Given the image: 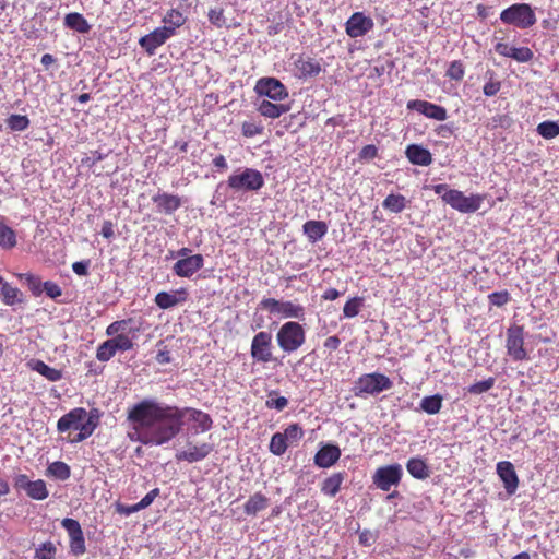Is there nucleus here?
I'll list each match as a JSON object with an SVG mask.
<instances>
[{
	"instance_id": "f257e3e1",
	"label": "nucleus",
	"mask_w": 559,
	"mask_h": 559,
	"mask_svg": "<svg viewBox=\"0 0 559 559\" xmlns=\"http://www.w3.org/2000/svg\"><path fill=\"white\" fill-rule=\"evenodd\" d=\"M128 420L132 425L129 438L145 445H163L180 432L179 408L154 400L135 404L129 411Z\"/></svg>"
},
{
	"instance_id": "f03ea898",
	"label": "nucleus",
	"mask_w": 559,
	"mask_h": 559,
	"mask_svg": "<svg viewBox=\"0 0 559 559\" xmlns=\"http://www.w3.org/2000/svg\"><path fill=\"white\" fill-rule=\"evenodd\" d=\"M95 428L96 424L93 418L81 407L64 414L57 423L59 432H69L67 439L71 443H78L87 439Z\"/></svg>"
},
{
	"instance_id": "7ed1b4c3",
	"label": "nucleus",
	"mask_w": 559,
	"mask_h": 559,
	"mask_svg": "<svg viewBox=\"0 0 559 559\" xmlns=\"http://www.w3.org/2000/svg\"><path fill=\"white\" fill-rule=\"evenodd\" d=\"M264 185L262 174L253 168H243L233 173L227 180V186L234 192L258 191Z\"/></svg>"
},
{
	"instance_id": "20e7f679",
	"label": "nucleus",
	"mask_w": 559,
	"mask_h": 559,
	"mask_svg": "<svg viewBox=\"0 0 559 559\" xmlns=\"http://www.w3.org/2000/svg\"><path fill=\"white\" fill-rule=\"evenodd\" d=\"M392 388V381L383 373L373 372L360 376L354 383L356 396L376 395Z\"/></svg>"
},
{
	"instance_id": "39448f33",
	"label": "nucleus",
	"mask_w": 559,
	"mask_h": 559,
	"mask_svg": "<svg viewBox=\"0 0 559 559\" xmlns=\"http://www.w3.org/2000/svg\"><path fill=\"white\" fill-rule=\"evenodd\" d=\"M305 340L304 328L295 321L284 323L276 334L277 344L285 353L297 350L305 343Z\"/></svg>"
},
{
	"instance_id": "423d86ee",
	"label": "nucleus",
	"mask_w": 559,
	"mask_h": 559,
	"mask_svg": "<svg viewBox=\"0 0 559 559\" xmlns=\"http://www.w3.org/2000/svg\"><path fill=\"white\" fill-rule=\"evenodd\" d=\"M260 307L267 310L270 314L282 319L302 320L305 318V308L290 300L264 298L260 301Z\"/></svg>"
},
{
	"instance_id": "0eeeda50",
	"label": "nucleus",
	"mask_w": 559,
	"mask_h": 559,
	"mask_svg": "<svg viewBox=\"0 0 559 559\" xmlns=\"http://www.w3.org/2000/svg\"><path fill=\"white\" fill-rule=\"evenodd\" d=\"M500 20L519 28H528L536 23V15L527 3H516L500 13Z\"/></svg>"
},
{
	"instance_id": "6e6552de",
	"label": "nucleus",
	"mask_w": 559,
	"mask_h": 559,
	"mask_svg": "<svg viewBox=\"0 0 559 559\" xmlns=\"http://www.w3.org/2000/svg\"><path fill=\"white\" fill-rule=\"evenodd\" d=\"M485 198L484 194L465 195L462 191L454 189L445 194V203L461 213H474L481 207Z\"/></svg>"
},
{
	"instance_id": "1a4fd4ad",
	"label": "nucleus",
	"mask_w": 559,
	"mask_h": 559,
	"mask_svg": "<svg viewBox=\"0 0 559 559\" xmlns=\"http://www.w3.org/2000/svg\"><path fill=\"white\" fill-rule=\"evenodd\" d=\"M506 349L509 357L514 361L527 360L528 352L524 347V328L511 325L507 330Z\"/></svg>"
},
{
	"instance_id": "9d476101",
	"label": "nucleus",
	"mask_w": 559,
	"mask_h": 559,
	"mask_svg": "<svg viewBox=\"0 0 559 559\" xmlns=\"http://www.w3.org/2000/svg\"><path fill=\"white\" fill-rule=\"evenodd\" d=\"M132 347L133 341L129 335H114L97 347L96 358L105 362L110 360L117 352H127Z\"/></svg>"
},
{
	"instance_id": "9b49d317",
	"label": "nucleus",
	"mask_w": 559,
	"mask_h": 559,
	"mask_svg": "<svg viewBox=\"0 0 559 559\" xmlns=\"http://www.w3.org/2000/svg\"><path fill=\"white\" fill-rule=\"evenodd\" d=\"M180 414V428L183 425H188L189 429L198 435L200 432H205L212 427V419L202 411L195 408H179Z\"/></svg>"
},
{
	"instance_id": "f8f14e48",
	"label": "nucleus",
	"mask_w": 559,
	"mask_h": 559,
	"mask_svg": "<svg viewBox=\"0 0 559 559\" xmlns=\"http://www.w3.org/2000/svg\"><path fill=\"white\" fill-rule=\"evenodd\" d=\"M254 91L259 96L273 102H282L288 97V90L275 78H261L257 81Z\"/></svg>"
},
{
	"instance_id": "ddd939ff",
	"label": "nucleus",
	"mask_w": 559,
	"mask_h": 559,
	"mask_svg": "<svg viewBox=\"0 0 559 559\" xmlns=\"http://www.w3.org/2000/svg\"><path fill=\"white\" fill-rule=\"evenodd\" d=\"M403 475L400 464H392L379 467L373 474V484L383 491H389L392 486H396Z\"/></svg>"
},
{
	"instance_id": "4468645a",
	"label": "nucleus",
	"mask_w": 559,
	"mask_h": 559,
	"mask_svg": "<svg viewBox=\"0 0 559 559\" xmlns=\"http://www.w3.org/2000/svg\"><path fill=\"white\" fill-rule=\"evenodd\" d=\"M250 354L259 362H270L272 356V334L270 332H259L252 338Z\"/></svg>"
},
{
	"instance_id": "2eb2a0df",
	"label": "nucleus",
	"mask_w": 559,
	"mask_h": 559,
	"mask_svg": "<svg viewBox=\"0 0 559 559\" xmlns=\"http://www.w3.org/2000/svg\"><path fill=\"white\" fill-rule=\"evenodd\" d=\"M374 26V22L364 12H355L345 23V32L352 38L362 37Z\"/></svg>"
},
{
	"instance_id": "dca6fc26",
	"label": "nucleus",
	"mask_w": 559,
	"mask_h": 559,
	"mask_svg": "<svg viewBox=\"0 0 559 559\" xmlns=\"http://www.w3.org/2000/svg\"><path fill=\"white\" fill-rule=\"evenodd\" d=\"M61 525L69 534L71 551L76 556L84 554L85 540L80 523L74 519L66 518Z\"/></svg>"
},
{
	"instance_id": "f3484780",
	"label": "nucleus",
	"mask_w": 559,
	"mask_h": 559,
	"mask_svg": "<svg viewBox=\"0 0 559 559\" xmlns=\"http://www.w3.org/2000/svg\"><path fill=\"white\" fill-rule=\"evenodd\" d=\"M407 109L416 110L427 118L444 121L448 118L444 107L429 103L427 100L414 99L407 103Z\"/></svg>"
},
{
	"instance_id": "a211bd4d",
	"label": "nucleus",
	"mask_w": 559,
	"mask_h": 559,
	"mask_svg": "<svg viewBox=\"0 0 559 559\" xmlns=\"http://www.w3.org/2000/svg\"><path fill=\"white\" fill-rule=\"evenodd\" d=\"M170 37H173L171 31L162 26L141 37L139 44L150 56H153L156 49L164 45Z\"/></svg>"
},
{
	"instance_id": "6ab92c4d",
	"label": "nucleus",
	"mask_w": 559,
	"mask_h": 559,
	"mask_svg": "<svg viewBox=\"0 0 559 559\" xmlns=\"http://www.w3.org/2000/svg\"><path fill=\"white\" fill-rule=\"evenodd\" d=\"M204 265L202 254H192L190 258L179 259L173 266L174 273L179 277H191Z\"/></svg>"
},
{
	"instance_id": "aec40b11",
	"label": "nucleus",
	"mask_w": 559,
	"mask_h": 559,
	"mask_svg": "<svg viewBox=\"0 0 559 559\" xmlns=\"http://www.w3.org/2000/svg\"><path fill=\"white\" fill-rule=\"evenodd\" d=\"M188 299V292L186 288H179L171 292H159L155 296V304L158 308L166 310L174 308L178 305L186 302Z\"/></svg>"
},
{
	"instance_id": "412c9836",
	"label": "nucleus",
	"mask_w": 559,
	"mask_h": 559,
	"mask_svg": "<svg viewBox=\"0 0 559 559\" xmlns=\"http://www.w3.org/2000/svg\"><path fill=\"white\" fill-rule=\"evenodd\" d=\"M212 450L213 447L210 443H188L185 450L177 452L176 459L179 461L193 463L205 459L212 452Z\"/></svg>"
},
{
	"instance_id": "4be33fe9",
	"label": "nucleus",
	"mask_w": 559,
	"mask_h": 559,
	"mask_svg": "<svg viewBox=\"0 0 559 559\" xmlns=\"http://www.w3.org/2000/svg\"><path fill=\"white\" fill-rule=\"evenodd\" d=\"M497 474L503 483L504 489L509 495H513L519 486V478L514 466L509 461H502L497 464Z\"/></svg>"
},
{
	"instance_id": "5701e85b",
	"label": "nucleus",
	"mask_w": 559,
	"mask_h": 559,
	"mask_svg": "<svg viewBox=\"0 0 559 559\" xmlns=\"http://www.w3.org/2000/svg\"><path fill=\"white\" fill-rule=\"evenodd\" d=\"M497 53L503 57H509L518 62H528L533 59L534 53L528 47H512L506 43H498L495 46Z\"/></svg>"
},
{
	"instance_id": "b1692460",
	"label": "nucleus",
	"mask_w": 559,
	"mask_h": 559,
	"mask_svg": "<svg viewBox=\"0 0 559 559\" xmlns=\"http://www.w3.org/2000/svg\"><path fill=\"white\" fill-rule=\"evenodd\" d=\"M341 456L337 445L326 444L322 447L314 456V464L321 468H329L334 465Z\"/></svg>"
},
{
	"instance_id": "393cba45",
	"label": "nucleus",
	"mask_w": 559,
	"mask_h": 559,
	"mask_svg": "<svg viewBox=\"0 0 559 559\" xmlns=\"http://www.w3.org/2000/svg\"><path fill=\"white\" fill-rule=\"evenodd\" d=\"M257 109L261 116L270 119H276L288 112L290 110V106L282 104L281 102L275 104L264 98L257 103Z\"/></svg>"
},
{
	"instance_id": "a878e982",
	"label": "nucleus",
	"mask_w": 559,
	"mask_h": 559,
	"mask_svg": "<svg viewBox=\"0 0 559 559\" xmlns=\"http://www.w3.org/2000/svg\"><path fill=\"white\" fill-rule=\"evenodd\" d=\"M405 155L413 165L429 166L432 163L431 153L418 144L408 145Z\"/></svg>"
},
{
	"instance_id": "bb28decb",
	"label": "nucleus",
	"mask_w": 559,
	"mask_h": 559,
	"mask_svg": "<svg viewBox=\"0 0 559 559\" xmlns=\"http://www.w3.org/2000/svg\"><path fill=\"white\" fill-rule=\"evenodd\" d=\"M153 202L156 204L158 211L165 214H173L181 205L179 197L168 193H159L154 195Z\"/></svg>"
},
{
	"instance_id": "cd10ccee",
	"label": "nucleus",
	"mask_w": 559,
	"mask_h": 559,
	"mask_svg": "<svg viewBox=\"0 0 559 559\" xmlns=\"http://www.w3.org/2000/svg\"><path fill=\"white\" fill-rule=\"evenodd\" d=\"M304 234L311 243L322 239L328 233V225L322 221H307L302 226Z\"/></svg>"
},
{
	"instance_id": "c85d7f7f",
	"label": "nucleus",
	"mask_w": 559,
	"mask_h": 559,
	"mask_svg": "<svg viewBox=\"0 0 559 559\" xmlns=\"http://www.w3.org/2000/svg\"><path fill=\"white\" fill-rule=\"evenodd\" d=\"M139 331L140 326L134 324L133 319H124L110 323L106 329V335H128V333H136Z\"/></svg>"
},
{
	"instance_id": "c756f323",
	"label": "nucleus",
	"mask_w": 559,
	"mask_h": 559,
	"mask_svg": "<svg viewBox=\"0 0 559 559\" xmlns=\"http://www.w3.org/2000/svg\"><path fill=\"white\" fill-rule=\"evenodd\" d=\"M0 285V299L4 305L14 306L23 302V294L19 288L11 286L4 280Z\"/></svg>"
},
{
	"instance_id": "7c9ffc66",
	"label": "nucleus",
	"mask_w": 559,
	"mask_h": 559,
	"mask_svg": "<svg viewBox=\"0 0 559 559\" xmlns=\"http://www.w3.org/2000/svg\"><path fill=\"white\" fill-rule=\"evenodd\" d=\"M407 472L416 479H426L430 471L426 462L420 457H412L406 463Z\"/></svg>"
},
{
	"instance_id": "2f4dec72",
	"label": "nucleus",
	"mask_w": 559,
	"mask_h": 559,
	"mask_svg": "<svg viewBox=\"0 0 559 559\" xmlns=\"http://www.w3.org/2000/svg\"><path fill=\"white\" fill-rule=\"evenodd\" d=\"M299 76H314L321 71L320 63L311 58H299L296 63Z\"/></svg>"
},
{
	"instance_id": "473e14b6",
	"label": "nucleus",
	"mask_w": 559,
	"mask_h": 559,
	"mask_svg": "<svg viewBox=\"0 0 559 559\" xmlns=\"http://www.w3.org/2000/svg\"><path fill=\"white\" fill-rule=\"evenodd\" d=\"M343 473H334L325 478L321 485V492L329 497H334L340 491L344 481Z\"/></svg>"
},
{
	"instance_id": "72a5a7b5",
	"label": "nucleus",
	"mask_w": 559,
	"mask_h": 559,
	"mask_svg": "<svg viewBox=\"0 0 559 559\" xmlns=\"http://www.w3.org/2000/svg\"><path fill=\"white\" fill-rule=\"evenodd\" d=\"M269 506V499L257 492L251 496L243 506V510L248 515H255L258 512L264 510Z\"/></svg>"
},
{
	"instance_id": "f704fd0d",
	"label": "nucleus",
	"mask_w": 559,
	"mask_h": 559,
	"mask_svg": "<svg viewBox=\"0 0 559 559\" xmlns=\"http://www.w3.org/2000/svg\"><path fill=\"white\" fill-rule=\"evenodd\" d=\"M29 366L34 371L38 372L49 381L56 382L62 378L61 370L51 368L41 360H32Z\"/></svg>"
},
{
	"instance_id": "c9c22d12",
	"label": "nucleus",
	"mask_w": 559,
	"mask_h": 559,
	"mask_svg": "<svg viewBox=\"0 0 559 559\" xmlns=\"http://www.w3.org/2000/svg\"><path fill=\"white\" fill-rule=\"evenodd\" d=\"M186 19L183 14L175 9L169 10L165 16L163 17V23L165 24L163 27L171 31V36L176 34V29L179 28Z\"/></svg>"
},
{
	"instance_id": "e433bc0d",
	"label": "nucleus",
	"mask_w": 559,
	"mask_h": 559,
	"mask_svg": "<svg viewBox=\"0 0 559 559\" xmlns=\"http://www.w3.org/2000/svg\"><path fill=\"white\" fill-rule=\"evenodd\" d=\"M64 24L71 29L85 34L90 31L91 26L87 21L80 13H69L64 17Z\"/></svg>"
},
{
	"instance_id": "4c0bfd02",
	"label": "nucleus",
	"mask_w": 559,
	"mask_h": 559,
	"mask_svg": "<svg viewBox=\"0 0 559 559\" xmlns=\"http://www.w3.org/2000/svg\"><path fill=\"white\" fill-rule=\"evenodd\" d=\"M442 400L439 394L425 396L420 402V409L429 415L438 414L442 407Z\"/></svg>"
},
{
	"instance_id": "58836bf2",
	"label": "nucleus",
	"mask_w": 559,
	"mask_h": 559,
	"mask_svg": "<svg viewBox=\"0 0 559 559\" xmlns=\"http://www.w3.org/2000/svg\"><path fill=\"white\" fill-rule=\"evenodd\" d=\"M382 206L393 213H401L406 207V199L402 194H389Z\"/></svg>"
},
{
	"instance_id": "ea45409f",
	"label": "nucleus",
	"mask_w": 559,
	"mask_h": 559,
	"mask_svg": "<svg viewBox=\"0 0 559 559\" xmlns=\"http://www.w3.org/2000/svg\"><path fill=\"white\" fill-rule=\"evenodd\" d=\"M16 245L15 231L0 221V247L2 249H12Z\"/></svg>"
},
{
	"instance_id": "a19ab883",
	"label": "nucleus",
	"mask_w": 559,
	"mask_h": 559,
	"mask_svg": "<svg viewBox=\"0 0 559 559\" xmlns=\"http://www.w3.org/2000/svg\"><path fill=\"white\" fill-rule=\"evenodd\" d=\"M48 475L59 480H66L70 477V467L61 461H56L48 466Z\"/></svg>"
},
{
	"instance_id": "79ce46f5",
	"label": "nucleus",
	"mask_w": 559,
	"mask_h": 559,
	"mask_svg": "<svg viewBox=\"0 0 559 559\" xmlns=\"http://www.w3.org/2000/svg\"><path fill=\"white\" fill-rule=\"evenodd\" d=\"M26 491L27 496L35 500H44L48 497V490L44 480L38 479L32 481Z\"/></svg>"
},
{
	"instance_id": "37998d69",
	"label": "nucleus",
	"mask_w": 559,
	"mask_h": 559,
	"mask_svg": "<svg viewBox=\"0 0 559 559\" xmlns=\"http://www.w3.org/2000/svg\"><path fill=\"white\" fill-rule=\"evenodd\" d=\"M364 306V299L360 297H353L346 301L343 308V317L346 319L355 318L361 307Z\"/></svg>"
},
{
	"instance_id": "c03bdc74",
	"label": "nucleus",
	"mask_w": 559,
	"mask_h": 559,
	"mask_svg": "<svg viewBox=\"0 0 559 559\" xmlns=\"http://www.w3.org/2000/svg\"><path fill=\"white\" fill-rule=\"evenodd\" d=\"M209 22L217 28H222L227 25L226 17L224 15V8L216 5L211 8L207 12Z\"/></svg>"
},
{
	"instance_id": "a18cd8bd",
	"label": "nucleus",
	"mask_w": 559,
	"mask_h": 559,
	"mask_svg": "<svg viewBox=\"0 0 559 559\" xmlns=\"http://www.w3.org/2000/svg\"><path fill=\"white\" fill-rule=\"evenodd\" d=\"M537 132L544 139H554L559 135V124L555 121H544L537 126Z\"/></svg>"
},
{
	"instance_id": "49530a36",
	"label": "nucleus",
	"mask_w": 559,
	"mask_h": 559,
	"mask_svg": "<svg viewBox=\"0 0 559 559\" xmlns=\"http://www.w3.org/2000/svg\"><path fill=\"white\" fill-rule=\"evenodd\" d=\"M288 445L289 444L287 443V441L283 437L282 432H276L271 438L270 451L273 454L280 456V455H283L286 452Z\"/></svg>"
},
{
	"instance_id": "de8ad7c7",
	"label": "nucleus",
	"mask_w": 559,
	"mask_h": 559,
	"mask_svg": "<svg viewBox=\"0 0 559 559\" xmlns=\"http://www.w3.org/2000/svg\"><path fill=\"white\" fill-rule=\"evenodd\" d=\"M7 124L12 131H24L29 126L27 116L13 114L7 119Z\"/></svg>"
},
{
	"instance_id": "09e8293b",
	"label": "nucleus",
	"mask_w": 559,
	"mask_h": 559,
	"mask_svg": "<svg viewBox=\"0 0 559 559\" xmlns=\"http://www.w3.org/2000/svg\"><path fill=\"white\" fill-rule=\"evenodd\" d=\"M283 437L287 441V443L295 444L297 443L304 436L302 428L298 424H290L284 432H282Z\"/></svg>"
},
{
	"instance_id": "8fccbe9b",
	"label": "nucleus",
	"mask_w": 559,
	"mask_h": 559,
	"mask_svg": "<svg viewBox=\"0 0 559 559\" xmlns=\"http://www.w3.org/2000/svg\"><path fill=\"white\" fill-rule=\"evenodd\" d=\"M56 547L51 542L41 544L35 554L36 559H55Z\"/></svg>"
},
{
	"instance_id": "3c124183",
	"label": "nucleus",
	"mask_w": 559,
	"mask_h": 559,
	"mask_svg": "<svg viewBox=\"0 0 559 559\" xmlns=\"http://www.w3.org/2000/svg\"><path fill=\"white\" fill-rule=\"evenodd\" d=\"M263 130V127L253 120L245 121L241 126V132L246 138H253L257 134H260Z\"/></svg>"
},
{
	"instance_id": "603ef678",
	"label": "nucleus",
	"mask_w": 559,
	"mask_h": 559,
	"mask_svg": "<svg viewBox=\"0 0 559 559\" xmlns=\"http://www.w3.org/2000/svg\"><path fill=\"white\" fill-rule=\"evenodd\" d=\"M493 384H495V379L488 378L486 380H483V381L472 384L468 388V392L472 394H476V395L483 394V393L489 391L493 386Z\"/></svg>"
},
{
	"instance_id": "864d4df0",
	"label": "nucleus",
	"mask_w": 559,
	"mask_h": 559,
	"mask_svg": "<svg viewBox=\"0 0 559 559\" xmlns=\"http://www.w3.org/2000/svg\"><path fill=\"white\" fill-rule=\"evenodd\" d=\"M447 75L455 81H460L464 76V67L461 61H453L447 71Z\"/></svg>"
},
{
	"instance_id": "5fc2aeb1",
	"label": "nucleus",
	"mask_w": 559,
	"mask_h": 559,
	"mask_svg": "<svg viewBox=\"0 0 559 559\" xmlns=\"http://www.w3.org/2000/svg\"><path fill=\"white\" fill-rule=\"evenodd\" d=\"M488 298L492 305H495L497 307H501V306H504L509 301L510 295L507 290L495 292V293L490 294L488 296Z\"/></svg>"
},
{
	"instance_id": "6e6d98bb",
	"label": "nucleus",
	"mask_w": 559,
	"mask_h": 559,
	"mask_svg": "<svg viewBox=\"0 0 559 559\" xmlns=\"http://www.w3.org/2000/svg\"><path fill=\"white\" fill-rule=\"evenodd\" d=\"M43 292H45L47 294V296L52 299L60 297L62 294L60 286L50 281L44 283Z\"/></svg>"
},
{
	"instance_id": "4d7b16f0",
	"label": "nucleus",
	"mask_w": 559,
	"mask_h": 559,
	"mask_svg": "<svg viewBox=\"0 0 559 559\" xmlns=\"http://www.w3.org/2000/svg\"><path fill=\"white\" fill-rule=\"evenodd\" d=\"M265 405L270 409L283 411L288 405V400L284 396L270 397L266 400Z\"/></svg>"
},
{
	"instance_id": "13d9d810",
	"label": "nucleus",
	"mask_w": 559,
	"mask_h": 559,
	"mask_svg": "<svg viewBox=\"0 0 559 559\" xmlns=\"http://www.w3.org/2000/svg\"><path fill=\"white\" fill-rule=\"evenodd\" d=\"M27 285L35 296H39L43 293L44 283L36 275H27Z\"/></svg>"
},
{
	"instance_id": "bf43d9fd",
	"label": "nucleus",
	"mask_w": 559,
	"mask_h": 559,
	"mask_svg": "<svg viewBox=\"0 0 559 559\" xmlns=\"http://www.w3.org/2000/svg\"><path fill=\"white\" fill-rule=\"evenodd\" d=\"M501 84L499 81L493 80L492 76L483 87V92L486 96H495L500 91Z\"/></svg>"
},
{
	"instance_id": "052dcab7",
	"label": "nucleus",
	"mask_w": 559,
	"mask_h": 559,
	"mask_svg": "<svg viewBox=\"0 0 559 559\" xmlns=\"http://www.w3.org/2000/svg\"><path fill=\"white\" fill-rule=\"evenodd\" d=\"M159 495V489L158 488H155L153 490H151L150 492H147L139 502V507L141 510L150 507L153 501L156 499V497H158Z\"/></svg>"
},
{
	"instance_id": "680f3d73",
	"label": "nucleus",
	"mask_w": 559,
	"mask_h": 559,
	"mask_svg": "<svg viewBox=\"0 0 559 559\" xmlns=\"http://www.w3.org/2000/svg\"><path fill=\"white\" fill-rule=\"evenodd\" d=\"M90 260L78 261L72 264V270L76 275L86 276L88 274Z\"/></svg>"
},
{
	"instance_id": "e2e57ef3",
	"label": "nucleus",
	"mask_w": 559,
	"mask_h": 559,
	"mask_svg": "<svg viewBox=\"0 0 559 559\" xmlns=\"http://www.w3.org/2000/svg\"><path fill=\"white\" fill-rule=\"evenodd\" d=\"M378 150L374 145H366L361 148L359 157L361 159H372L377 156Z\"/></svg>"
},
{
	"instance_id": "0e129e2a",
	"label": "nucleus",
	"mask_w": 559,
	"mask_h": 559,
	"mask_svg": "<svg viewBox=\"0 0 559 559\" xmlns=\"http://www.w3.org/2000/svg\"><path fill=\"white\" fill-rule=\"evenodd\" d=\"M141 509L139 507L138 503L135 504H132V506H122V504H119L117 507V512L120 513V514H123V515H130L132 513H135V512H139Z\"/></svg>"
},
{
	"instance_id": "69168bd1",
	"label": "nucleus",
	"mask_w": 559,
	"mask_h": 559,
	"mask_svg": "<svg viewBox=\"0 0 559 559\" xmlns=\"http://www.w3.org/2000/svg\"><path fill=\"white\" fill-rule=\"evenodd\" d=\"M100 234L103 235V237L107 238V239H110L114 237L115 233H114V225L110 221H105L103 223V226H102V231Z\"/></svg>"
},
{
	"instance_id": "338daca9",
	"label": "nucleus",
	"mask_w": 559,
	"mask_h": 559,
	"mask_svg": "<svg viewBox=\"0 0 559 559\" xmlns=\"http://www.w3.org/2000/svg\"><path fill=\"white\" fill-rule=\"evenodd\" d=\"M341 344V340L333 335V336H329L325 341H324V347L330 349V350H335L338 348Z\"/></svg>"
},
{
	"instance_id": "774afa93",
	"label": "nucleus",
	"mask_w": 559,
	"mask_h": 559,
	"mask_svg": "<svg viewBox=\"0 0 559 559\" xmlns=\"http://www.w3.org/2000/svg\"><path fill=\"white\" fill-rule=\"evenodd\" d=\"M32 484V480L28 479V477L26 475H19L16 478H15V486L19 488V489H23L25 491L28 490V485Z\"/></svg>"
}]
</instances>
